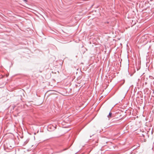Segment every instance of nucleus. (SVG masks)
<instances>
[{
    "instance_id": "obj_8",
    "label": "nucleus",
    "mask_w": 154,
    "mask_h": 154,
    "mask_svg": "<svg viewBox=\"0 0 154 154\" xmlns=\"http://www.w3.org/2000/svg\"><path fill=\"white\" fill-rule=\"evenodd\" d=\"M111 28H112V27H109L108 29H108H108H110V30H111Z\"/></svg>"
},
{
    "instance_id": "obj_1",
    "label": "nucleus",
    "mask_w": 154,
    "mask_h": 154,
    "mask_svg": "<svg viewBox=\"0 0 154 154\" xmlns=\"http://www.w3.org/2000/svg\"><path fill=\"white\" fill-rule=\"evenodd\" d=\"M112 113L110 112L109 115L107 116V117L109 119L110 118H112Z\"/></svg>"
},
{
    "instance_id": "obj_4",
    "label": "nucleus",
    "mask_w": 154,
    "mask_h": 154,
    "mask_svg": "<svg viewBox=\"0 0 154 154\" xmlns=\"http://www.w3.org/2000/svg\"><path fill=\"white\" fill-rule=\"evenodd\" d=\"M7 148H9V149H11L13 148V147H12L9 144H8V145H7Z\"/></svg>"
},
{
    "instance_id": "obj_7",
    "label": "nucleus",
    "mask_w": 154,
    "mask_h": 154,
    "mask_svg": "<svg viewBox=\"0 0 154 154\" xmlns=\"http://www.w3.org/2000/svg\"><path fill=\"white\" fill-rule=\"evenodd\" d=\"M106 23H107V24H109V25H110V23H109V22L107 21V22H106Z\"/></svg>"
},
{
    "instance_id": "obj_3",
    "label": "nucleus",
    "mask_w": 154,
    "mask_h": 154,
    "mask_svg": "<svg viewBox=\"0 0 154 154\" xmlns=\"http://www.w3.org/2000/svg\"><path fill=\"white\" fill-rule=\"evenodd\" d=\"M29 141V140L27 139L24 142L23 145V146L25 145L28 143Z\"/></svg>"
},
{
    "instance_id": "obj_5",
    "label": "nucleus",
    "mask_w": 154,
    "mask_h": 154,
    "mask_svg": "<svg viewBox=\"0 0 154 154\" xmlns=\"http://www.w3.org/2000/svg\"><path fill=\"white\" fill-rule=\"evenodd\" d=\"M117 119V118H114L113 119H112V122H113L115 121H116V119Z\"/></svg>"
},
{
    "instance_id": "obj_10",
    "label": "nucleus",
    "mask_w": 154,
    "mask_h": 154,
    "mask_svg": "<svg viewBox=\"0 0 154 154\" xmlns=\"http://www.w3.org/2000/svg\"><path fill=\"white\" fill-rule=\"evenodd\" d=\"M145 84H147V83H146V82H145Z\"/></svg>"
},
{
    "instance_id": "obj_6",
    "label": "nucleus",
    "mask_w": 154,
    "mask_h": 154,
    "mask_svg": "<svg viewBox=\"0 0 154 154\" xmlns=\"http://www.w3.org/2000/svg\"><path fill=\"white\" fill-rule=\"evenodd\" d=\"M66 149H66V148H65V149H63V150H62V151H60V152H62V151H63L66 150Z\"/></svg>"
},
{
    "instance_id": "obj_11",
    "label": "nucleus",
    "mask_w": 154,
    "mask_h": 154,
    "mask_svg": "<svg viewBox=\"0 0 154 154\" xmlns=\"http://www.w3.org/2000/svg\"><path fill=\"white\" fill-rule=\"evenodd\" d=\"M153 93L154 94V91H153Z\"/></svg>"
},
{
    "instance_id": "obj_9",
    "label": "nucleus",
    "mask_w": 154,
    "mask_h": 154,
    "mask_svg": "<svg viewBox=\"0 0 154 154\" xmlns=\"http://www.w3.org/2000/svg\"><path fill=\"white\" fill-rule=\"evenodd\" d=\"M23 0L25 2H28V1L27 0Z\"/></svg>"
},
{
    "instance_id": "obj_2",
    "label": "nucleus",
    "mask_w": 154,
    "mask_h": 154,
    "mask_svg": "<svg viewBox=\"0 0 154 154\" xmlns=\"http://www.w3.org/2000/svg\"><path fill=\"white\" fill-rule=\"evenodd\" d=\"M53 128V129H54L55 128V127H53V126H52V125H49V126H48V129H49V128Z\"/></svg>"
}]
</instances>
